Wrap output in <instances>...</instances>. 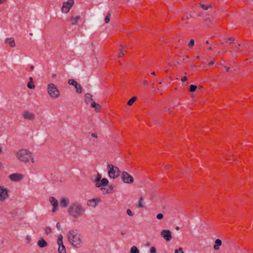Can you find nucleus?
I'll return each instance as SVG.
<instances>
[{
    "label": "nucleus",
    "instance_id": "nucleus-3",
    "mask_svg": "<svg viewBox=\"0 0 253 253\" xmlns=\"http://www.w3.org/2000/svg\"><path fill=\"white\" fill-rule=\"evenodd\" d=\"M47 91L50 97L53 99L58 98L60 95L59 90L55 84L52 83L48 84Z\"/></svg>",
    "mask_w": 253,
    "mask_h": 253
},
{
    "label": "nucleus",
    "instance_id": "nucleus-44",
    "mask_svg": "<svg viewBox=\"0 0 253 253\" xmlns=\"http://www.w3.org/2000/svg\"><path fill=\"white\" fill-rule=\"evenodd\" d=\"M56 226L57 227V228L59 230H60L61 229V226H60V224L59 222L57 223L56 224Z\"/></svg>",
    "mask_w": 253,
    "mask_h": 253
},
{
    "label": "nucleus",
    "instance_id": "nucleus-14",
    "mask_svg": "<svg viewBox=\"0 0 253 253\" xmlns=\"http://www.w3.org/2000/svg\"><path fill=\"white\" fill-rule=\"evenodd\" d=\"M109 181L106 178H103L100 180L99 182L95 183V186L97 187H100L101 186H105L108 185Z\"/></svg>",
    "mask_w": 253,
    "mask_h": 253
},
{
    "label": "nucleus",
    "instance_id": "nucleus-29",
    "mask_svg": "<svg viewBox=\"0 0 253 253\" xmlns=\"http://www.w3.org/2000/svg\"><path fill=\"white\" fill-rule=\"evenodd\" d=\"M120 46L121 47V48L119 49V51L120 52V53H119V54L118 55V57H121L123 56L124 55V53L123 52V48L124 47L123 45L122 44H120Z\"/></svg>",
    "mask_w": 253,
    "mask_h": 253
},
{
    "label": "nucleus",
    "instance_id": "nucleus-50",
    "mask_svg": "<svg viewBox=\"0 0 253 253\" xmlns=\"http://www.w3.org/2000/svg\"><path fill=\"white\" fill-rule=\"evenodd\" d=\"M143 83L144 85H147L148 82L146 81H143Z\"/></svg>",
    "mask_w": 253,
    "mask_h": 253
},
{
    "label": "nucleus",
    "instance_id": "nucleus-33",
    "mask_svg": "<svg viewBox=\"0 0 253 253\" xmlns=\"http://www.w3.org/2000/svg\"><path fill=\"white\" fill-rule=\"evenodd\" d=\"M143 200V197H141L138 201V207L143 208L144 206L142 205V201Z\"/></svg>",
    "mask_w": 253,
    "mask_h": 253
},
{
    "label": "nucleus",
    "instance_id": "nucleus-28",
    "mask_svg": "<svg viewBox=\"0 0 253 253\" xmlns=\"http://www.w3.org/2000/svg\"><path fill=\"white\" fill-rule=\"evenodd\" d=\"M111 13L108 12L105 18L104 21L106 23H109L110 20Z\"/></svg>",
    "mask_w": 253,
    "mask_h": 253
},
{
    "label": "nucleus",
    "instance_id": "nucleus-9",
    "mask_svg": "<svg viewBox=\"0 0 253 253\" xmlns=\"http://www.w3.org/2000/svg\"><path fill=\"white\" fill-rule=\"evenodd\" d=\"M8 190L3 186L0 185V200L3 201L8 198Z\"/></svg>",
    "mask_w": 253,
    "mask_h": 253
},
{
    "label": "nucleus",
    "instance_id": "nucleus-61",
    "mask_svg": "<svg viewBox=\"0 0 253 253\" xmlns=\"http://www.w3.org/2000/svg\"><path fill=\"white\" fill-rule=\"evenodd\" d=\"M100 189H101V190L103 191V190H105V188H103V187H101Z\"/></svg>",
    "mask_w": 253,
    "mask_h": 253
},
{
    "label": "nucleus",
    "instance_id": "nucleus-48",
    "mask_svg": "<svg viewBox=\"0 0 253 253\" xmlns=\"http://www.w3.org/2000/svg\"><path fill=\"white\" fill-rule=\"evenodd\" d=\"M214 61H211L209 63V66H211L212 65L214 64Z\"/></svg>",
    "mask_w": 253,
    "mask_h": 253
},
{
    "label": "nucleus",
    "instance_id": "nucleus-22",
    "mask_svg": "<svg viewBox=\"0 0 253 253\" xmlns=\"http://www.w3.org/2000/svg\"><path fill=\"white\" fill-rule=\"evenodd\" d=\"M222 245V241L220 239H217L215 241V245L213 246V249L217 251L218 250L219 247Z\"/></svg>",
    "mask_w": 253,
    "mask_h": 253
},
{
    "label": "nucleus",
    "instance_id": "nucleus-46",
    "mask_svg": "<svg viewBox=\"0 0 253 253\" xmlns=\"http://www.w3.org/2000/svg\"><path fill=\"white\" fill-rule=\"evenodd\" d=\"M91 135L92 137H94L95 138H97L98 137V136L96 133H92Z\"/></svg>",
    "mask_w": 253,
    "mask_h": 253
},
{
    "label": "nucleus",
    "instance_id": "nucleus-4",
    "mask_svg": "<svg viewBox=\"0 0 253 253\" xmlns=\"http://www.w3.org/2000/svg\"><path fill=\"white\" fill-rule=\"evenodd\" d=\"M108 173L111 178L115 179L120 175V170L117 167L114 166L112 164H109L107 166Z\"/></svg>",
    "mask_w": 253,
    "mask_h": 253
},
{
    "label": "nucleus",
    "instance_id": "nucleus-40",
    "mask_svg": "<svg viewBox=\"0 0 253 253\" xmlns=\"http://www.w3.org/2000/svg\"><path fill=\"white\" fill-rule=\"evenodd\" d=\"M150 253H156V249L154 247H152L150 248Z\"/></svg>",
    "mask_w": 253,
    "mask_h": 253
},
{
    "label": "nucleus",
    "instance_id": "nucleus-5",
    "mask_svg": "<svg viewBox=\"0 0 253 253\" xmlns=\"http://www.w3.org/2000/svg\"><path fill=\"white\" fill-rule=\"evenodd\" d=\"M69 213L73 217L79 215V204L78 203H73L68 209Z\"/></svg>",
    "mask_w": 253,
    "mask_h": 253
},
{
    "label": "nucleus",
    "instance_id": "nucleus-42",
    "mask_svg": "<svg viewBox=\"0 0 253 253\" xmlns=\"http://www.w3.org/2000/svg\"><path fill=\"white\" fill-rule=\"evenodd\" d=\"M26 240L27 243H29L31 241V238L30 236L27 235L26 237Z\"/></svg>",
    "mask_w": 253,
    "mask_h": 253
},
{
    "label": "nucleus",
    "instance_id": "nucleus-36",
    "mask_svg": "<svg viewBox=\"0 0 253 253\" xmlns=\"http://www.w3.org/2000/svg\"><path fill=\"white\" fill-rule=\"evenodd\" d=\"M174 253H184L183 249L182 248H179L177 250H175Z\"/></svg>",
    "mask_w": 253,
    "mask_h": 253
},
{
    "label": "nucleus",
    "instance_id": "nucleus-32",
    "mask_svg": "<svg viewBox=\"0 0 253 253\" xmlns=\"http://www.w3.org/2000/svg\"><path fill=\"white\" fill-rule=\"evenodd\" d=\"M114 191V187L111 185H109V188L106 190V193H111Z\"/></svg>",
    "mask_w": 253,
    "mask_h": 253
},
{
    "label": "nucleus",
    "instance_id": "nucleus-8",
    "mask_svg": "<svg viewBox=\"0 0 253 253\" xmlns=\"http://www.w3.org/2000/svg\"><path fill=\"white\" fill-rule=\"evenodd\" d=\"M160 234L167 242H169L172 239L171 232L169 229L163 230Z\"/></svg>",
    "mask_w": 253,
    "mask_h": 253
},
{
    "label": "nucleus",
    "instance_id": "nucleus-37",
    "mask_svg": "<svg viewBox=\"0 0 253 253\" xmlns=\"http://www.w3.org/2000/svg\"><path fill=\"white\" fill-rule=\"evenodd\" d=\"M156 217L158 219H162L164 217V215L162 213H159L157 215Z\"/></svg>",
    "mask_w": 253,
    "mask_h": 253
},
{
    "label": "nucleus",
    "instance_id": "nucleus-27",
    "mask_svg": "<svg viewBox=\"0 0 253 253\" xmlns=\"http://www.w3.org/2000/svg\"><path fill=\"white\" fill-rule=\"evenodd\" d=\"M137 99L136 97H132L130 98L128 101L127 102V105L129 106H131L134 102V101Z\"/></svg>",
    "mask_w": 253,
    "mask_h": 253
},
{
    "label": "nucleus",
    "instance_id": "nucleus-64",
    "mask_svg": "<svg viewBox=\"0 0 253 253\" xmlns=\"http://www.w3.org/2000/svg\"><path fill=\"white\" fill-rule=\"evenodd\" d=\"M151 87H152V88H154V84H152Z\"/></svg>",
    "mask_w": 253,
    "mask_h": 253
},
{
    "label": "nucleus",
    "instance_id": "nucleus-19",
    "mask_svg": "<svg viewBox=\"0 0 253 253\" xmlns=\"http://www.w3.org/2000/svg\"><path fill=\"white\" fill-rule=\"evenodd\" d=\"M69 204V200L68 198H62L60 200V206L63 208H66Z\"/></svg>",
    "mask_w": 253,
    "mask_h": 253
},
{
    "label": "nucleus",
    "instance_id": "nucleus-31",
    "mask_svg": "<svg viewBox=\"0 0 253 253\" xmlns=\"http://www.w3.org/2000/svg\"><path fill=\"white\" fill-rule=\"evenodd\" d=\"M197 88V86L196 85L191 84L190 86L189 90L191 92H194L195 91H196Z\"/></svg>",
    "mask_w": 253,
    "mask_h": 253
},
{
    "label": "nucleus",
    "instance_id": "nucleus-18",
    "mask_svg": "<svg viewBox=\"0 0 253 253\" xmlns=\"http://www.w3.org/2000/svg\"><path fill=\"white\" fill-rule=\"evenodd\" d=\"M92 95L90 93H86L84 96V101L87 105L89 103L91 104L92 101H94L92 98Z\"/></svg>",
    "mask_w": 253,
    "mask_h": 253
},
{
    "label": "nucleus",
    "instance_id": "nucleus-35",
    "mask_svg": "<svg viewBox=\"0 0 253 253\" xmlns=\"http://www.w3.org/2000/svg\"><path fill=\"white\" fill-rule=\"evenodd\" d=\"M228 41H230V43H232L234 42V39L233 38H226L225 39V42H227Z\"/></svg>",
    "mask_w": 253,
    "mask_h": 253
},
{
    "label": "nucleus",
    "instance_id": "nucleus-53",
    "mask_svg": "<svg viewBox=\"0 0 253 253\" xmlns=\"http://www.w3.org/2000/svg\"><path fill=\"white\" fill-rule=\"evenodd\" d=\"M125 234H126V232H125V231H122L121 232V234H122V235H125Z\"/></svg>",
    "mask_w": 253,
    "mask_h": 253
},
{
    "label": "nucleus",
    "instance_id": "nucleus-17",
    "mask_svg": "<svg viewBox=\"0 0 253 253\" xmlns=\"http://www.w3.org/2000/svg\"><path fill=\"white\" fill-rule=\"evenodd\" d=\"M5 43L9 45L11 47H14L15 46V41L13 38H6L5 40Z\"/></svg>",
    "mask_w": 253,
    "mask_h": 253
},
{
    "label": "nucleus",
    "instance_id": "nucleus-43",
    "mask_svg": "<svg viewBox=\"0 0 253 253\" xmlns=\"http://www.w3.org/2000/svg\"><path fill=\"white\" fill-rule=\"evenodd\" d=\"M200 6L204 10H206L208 9V7L204 4H200Z\"/></svg>",
    "mask_w": 253,
    "mask_h": 253
},
{
    "label": "nucleus",
    "instance_id": "nucleus-21",
    "mask_svg": "<svg viewBox=\"0 0 253 253\" xmlns=\"http://www.w3.org/2000/svg\"><path fill=\"white\" fill-rule=\"evenodd\" d=\"M91 107L92 108H95V111L96 112H99L101 108V106L99 104L96 103L94 101L91 102Z\"/></svg>",
    "mask_w": 253,
    "mask_h": 253
},
{
    "label": "nucleus",
    "instance_id": "nucleus-7",
    "mask_svg": "<svg viewBox=\"0 0 253 253\" xmlns=\"http://www.w3.org/2000/svg\"><path fill=\"white\" fill-rule=\"evenodd\" d=\"M74 4V0H68L67 1L64 2L61 8L62 12L65 14L67 13Z\"/></svg>",
    "mask_w": 253,
    "mask_h": 253
},
{
    "label": "nucleus",
    "instance_id": "nucleus-60",
    "mask_svg": "<svg viewBox=\"0 0 253 253\" xmlns=\"http://www.w3.org/2000/svg\"><path fill=\"white\" fill-rule=\"evenodd\" d=\"M189 18L188 16H187L185 18H183V20H186V19H188Z\"/></svg>",
    "mask_w": 253,
    "mask_h": 253
},
{
    "label": "nucleus",
    "instance_id": "nucleus-49",
    "mask_svg": "<svg viewBox=\"0 0 253 253\" xmlns=\"http://www.w3.org/2000/svg\"><path fill=\"white\" fill-rule=\"evenodd\" d=\"M171 166H166L165 167V169L167 170Z\"/></svg>",
    "mask_w": 253,
    "mask_h": 253
},
{
    "label": "nucleus",
    "instance_id": "nucleus-30",
    "mask_svg": "<svg viewBox=\"0 0 253 253\" xmlns=\"http://www.w3.org/2000/svg\"><path fill=\"white\" fill-rule=\"evenodd\" d=\"M101 175L100 173H97L96 177L94 179V181L96 182V183L99 182L101 179Z\"/></svg>",
    "mask_w": 253,
    "mask_h": 253
},
{
    "label": "nucleus",
    "instance_id": "nucleus-11",
    "mask_svg": "<svg viewBox=\"0 0 253 253\" xmlns=\"http://www.w3.org/2000/svg\"><path fill=\"white\" fill-rule=\"evenodd\" d=\"M49 201L51 205L53 206L52 211L55 212L58 210V202L54 197H50Z\"/></svg>",
    "mask_w": 253,
    "mask_h": 253
},
{
    "label": "nucleus",
    "instance_id": "nucleus-1",
    "mask_svg": "<svg viewBox=\"0 0 253 253\" xmlns=\"http://www.w3.org/2000/svg\"><path fill=\"white\" fill-rule=\"evenodd\" d=\"M16 156L20 161L27 163L31 158L32 153L26 149H21L16 153Z\"/></svg>",
    "mask_w": 253,
    "mask_h": 253
},
{
    "label": "nucleus",
    "instance_id": "nucleus-6",
    "mask_svg": "<svg viewBox=\"0 0 253 253\" xmlns=\"http://www.w3.org/2000/svg\"><path fill=\"white\" fill-rule=\"evenodd\" d=\"M121 179L123 182L126 184H132L134 182L133 177L126 171H123L121 174Z\"/></svg>",
    "mask_w": 253,
    "mask_h": 253
},
{
    "label": "nucleus",
    "instance_id": "nucleus-15",
    "mask_svg": "<svg viewBox=\"0 0 253 253\" xmlns=\"http://www.w3.org/2000/svg\"><path fill=\"white\" fill-rule=\"evenodd\" d=\"M37 245L40 248H43L47 246V243L42 237H41L37 242Z\"/></svg>",
    "mask_w": 253,
    "mask_h": 253
},
{
    "label": "nucleus",
    "instance_id": "nucleus-39",
    "mask_svg": "<svg viewBox=\"0 0 253 253\" xmlns=\"http://www.w3.org/2000/svg\"><path fill=\"white\" fill-rule=\"evenodd\" d=\"M194 42H195V41L193 39L191 40L188 44L189 46L190 47H192L194 45Z\"/></svg>",
    "mask_w": 253,
    "mask_h": 253
},
{
    "label": "nucleus",
    "instance_id": "nucleus-45",
    "mask_svg": "<svg viewBox=\"0 0 253 253\" xmlns=\"http://www.w3.org/2000/svg\"><path fill=\"white\" fill-rule=\"evenodd\" d=\"M187 80V77L186 76H183L182 77L181 80L182 82H185Z\"/></svg>",
    "mask_w": 253,
    "mask_h": 253
},
{
    "label": "nucleus",
    "instance_id": "nucleus-59",
    "mask_svg": "<svg viewBox=\"0 0 253 253\" xmlns=\"http://www.w3.org/2000/svg\"><path fill=\"white\" fill-rule=\"evenodd\" d=\"M56 74H52V77L54 78V77H56Z\"/></svg>",
    "mask_w": 253,
    "mask_h": 253
},
{
    "label": "nucleus",
    "instance_id": "nucleus-47",
    "mask_svg": "<svg viewBox=\"0 0 253 253\" xmlns=\"http://www.w3.org/2000/svg\"><path fill=\"white\" fill-rule=\"evenodd\" d=\"M223 67H224V68H226V71H227V72H230V68L227 67L226 66H224Z\"/></svg>",
    "mask_w": 253,
    "mask_h": 253
},
{
    "label": "nucleus",
    "instance_id": "nucleus-55",
    "mask_svg": "<svg viewBox=\"0 0 253 253\" xmlns=\"http://www.w3.org/2000/svg\"><path fill=\"white\" fill-rule=\"evenodd\" d=\"M5 1V0H0V4L4 2Z\"/></svg>",
    "mask_w": 253,
    "mask_h": 253
},
{
    "label": "nucleus",
    "instance_id": "nucleus-26",
    "mask_svg": "<svg viewBox=\"0 0 253 253\" xmlns=\"http://www.w3.org/2000/svg\"><path fill=\"white\" fill-rule=\"evenodd\" d=\"M130 253H139V250L135 246L131 248Z\"/></svg>",
    "mask_w": 253,
    "mask_h": 253
},
{
    "label": "nucleus",
    "instance_id": "nucleus-52",
    "mask_svg": "<svg viewBox=\"0 0 253 253\" xmlns=\"http://www.w3.org/2000/svg\"><path fill=\"white\" fill-rule=\"evenodd\" d=\"M146 247H149L150 246V243H147L145 245Z\"/></svg>",
    "mask_w": 253,
    "mask_h": 253
},
{
    "label": "nucleus",
    "instance_id": "nucleus-12",
    "mask_svg": "<svg viewBox=\"0 0 253 253\" xmlns=\"http://www.w3.org/2000/svg\"><path fill=\"white\" fill-rule=\"evenodd\" d=\"M23 117L25 119L28 120H33L35 118V115L28 111L24 112Z\"/></svg>",
    "mask_w": 253,
    "mask_h": 253
},
{
    "label": "nucleus",
    "instance_id": "nucleus-56",
    "mask_svg": "<svg viewBox=\"0 0 253 253\" xmlns=\"http://www.w3.org/2000/svg\"><path fill=\"white\" fill-rule=\"evenodd\" d=\"M2 151V147L0 146V153H1Z\"/></svg>",
    "mask_w": 253,
    "mask_h": 253
},
{
    "label": "nucleus",
    "instance_id": "nucleus-2",
    "mask_svg": "<svg viewBox=\"0 0 253 253\" xmlns=\"http://www.w3.org/2000/svg\"><path fill=\"white\" fill-rule=\"evenodd\" d=\"M68 239L70 243L74 247H78L79 245V232L78 230H72L68 234Z\"/></svg>",
    "mask_w": 253,
    "mask_h": 253
},
{
    "label": "nucleus",
    "instance_id": "nucleus-23",
    "mask_svg": "<svg viewBox=\"0 0 253 253\" xmlns=\"http://www.w3.org/2000/svg\"><path fill=\"white\" fill-rule=\"evenodd\" d=\"M57 243L58 246L63 245V236L61 234L58 235L57 238Z\"/></svg>",
    "mask_w": 253,
    "mask_h": 253
},
{
    "label": "nucleus",
    "instance_id": "nucleus-51",
    "mask_svg": "<svg viewBox=\"0 0 253 253\" xmlns=\"http://www.w3.org/2000/svg\"><path fill=\"white\" fill-rule=\"evenodd\" d=\"M30 159L31 160L32 163H34V159L33 158L31 157V158H30Z\"/></svg>",
    "mask_w": 253,
    "mask_h": 253
},
{
    "label": "nucleus",
    "instance_id": "nucleus-63",
    "mask_svg": "<svg viewBox=\"0 0 253 253\" xmlns=\"http://www.w3.org/2000/svg\"><path fill=\"white\" fill-rule=\"evenodd\" d=\"M30 81H31V82H32V81H33V79H32V77H30Z\"/></svg>",
    "mask_w": 253,
    "mask_h": 253
},
{
    "label": "nucleus",
    "instance_id": "nucleus-41",
    "mask_svg": "<svg viewBox=\"0 0 253 253\" xmlns=\"http://www.w3.org/2000/svg\"><path fill=\"white\" fill-rule=\"evenodd\" d=\"M126 213L129 216H133V213L132 212L131 210H129V209H127L126 210Z\"/></svg>",
    "mask_w": 253,
    "mask_h": 253
},
{
    "label": "nucleus",
    "instance_id": "nucleus-13",
    "mask_svg": "<svg viewBox=\"0 0 253 253\" xmlns=\"http://www.w3.org/2000/svg\"><path fill=\"white\" fill-rule=\"evenodd\" d=\"M100 202L101 200L99 198L92 199L88 201L87 205L89 206L95 208Z\"/></svg>",
    "mask_w": 253,
    "mask_h": 253
},
{
    "label": "nucleus",
    "instance_id": "nucleus-34",
    "mask_svg": "<svg viewBox=\"0 0 253 253\" xmlns=\"http://www.w3.org/2000/svg\"><path fill=\"white\" fill-rule=\"evenodd\" d=\"M44 231H45V233L46 234H49L51 232V229L50 227H46L45 228Z\"/></svg>",
    "mask_w": 253,
    "mask_h": 253
},
{
    "label": "nucleus",
    "instance_id": "nucleus-24",
    "mask_svg": "<svg viewBox=\"0 0 253 253\" xmlns=\"http://www.w3.org/2000/svg\"><path fill=\"white\" fill-rule=\"evenodd\" d=\"M58 253H66V249L64 245L59 246Z\"/></svg>",
    "mask_w": 253,
    "mask_h": 253
},
{
    "label": "nucleus",
    "instance_id": "nucleus-57",
    "mask_svg": "<svg viewBox=\"0 0 253 253\" xmlns=\"http://www.w3.org/2000/svg\"><path fill=\"white\" fill-rule=\"evenodd\" d=\"M175 229H176V230H179V227L178 226H176V227H175Z\"/></svg>",
    "mask_w": 253,
    "mask_h": 253
},
{
    "label": "nucleus",
    "instance_id": "nucleus-54",
    "mask_svg": "<svg viewBox=\"0 0 253 253\" xmlns=\"http://www.w3.org/2000/svg\"><path fill=\"white\" fill-rule=\"evenodd\" d=\"M242 46H244L245 47L247 48V44L246 43H244L242 44Z\"/></svg>",
    "mask_w": 253,
    "mask_h": 253
},
{
    "label": "nucleus",
    "instance_id": "nucleus-58",
    "mask_svg": "<svg viewBox=\"0 0 253 253\" xmlns=\"http://www.w3.org/2000/svg\"><path fill=\"white\" fill-rule=\"evenodd\" d=\"M30 68L32 69V70H33L34 69V66L33 65H32L30 67Z\"/></svg>",
    "mask_w": 253,
    "mask_h": 253
},
{
    "label": "nucleus",
    "instance_id": "nucleus-38",
    "mask_svg": "<svg viewBox=\"0 0 253 253\" xmlns=\"http://www.w3.org/2000/svg\"><path fill=\"white\" fill-rule=\"evenodd\" d=\"M27 87L29 88H30V89H33V88H34L35 86L34 85V84H31V83L30 82V83H28V84H27Z\"/></svg>",
    "mask_w": 253,
    "mask_h": 253
},
{
    "label": "nucleus",
    "instance_id": "nucleus-62",
    "mask_svg": "<svg viewBox=\"0 0 253 253\" xmlns=\"http://www.w3.org/2000/svg\"><path fill=\"white\" fill-rule=\"evenodd\" d=\"M151 74L152 75H155V73L154 72H152Z\"/></svg>",
    "mask_w": 253,
    "mask_h": 253
},
{
    "label": "nucleus",
    "instance_id": "nucleus-10",
    "mask_svg": "<svg viewBox=\"0 0 253 253\" xmlns=\"http://www.w3.org/2000/svg\"><path fill=\"white\" fill-rule=\"evenodd\" d=\"M9 178L11 181L17 182L22 180L24 178V175L20 173H13L9 176Z\"/></svg>",
    "mask_w": 253,
    "mask_h": 253
},
{
    "label": "nucleus",
    "instance_id": "nucleus-20",
    "mask_svg": "<svg viewBox=\"0 0 253 253\" xmlns=\"http://www.w3.org/2000/svg\"><path fill=\"white\" fill-rule=\"evenodd\" d=\"M79 20V16L76 17L72 16L70 18V21L72 25H77Z\"/></svg>",
    "mask_w": 253,
    "mask_h": 253
},
{
    "label": "nucleus",
    "instance_id": "nucleus-25",
    "mask_svg": "<svg viewBox=\"0 0 253 253\" xmlns=\"http://www.w3.org/2000/svg\"><path fill=\"white\" fill-rule=\"evenodd\" d=\"M204 21H205V22H207V26L208 27H210V24H214V21L213 20H212L210 18H207L205 19Z\"/></svg>",
    "mask_w": 253,
    "mask_h": 253
},
{
    "label": "nucleus",
    "instance_id": "nucleus-16",
    "mask_svg": "<svg viewBox=\"0 0 253 253\" xmlns=\"http://www.w3.org/2000/svg\"><path fill=\"white\" fill-rule=\"evenodd\" d=\"M70 85L74 86L76 89V92L79 93V87H78V83L73 79H69L68 82Z\"/></svg>",
    "mask_w": 253,
    "mask_h": 253
}]
</instances>
